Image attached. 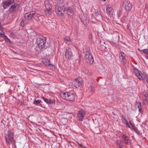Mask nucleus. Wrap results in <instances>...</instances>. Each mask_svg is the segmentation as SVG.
<instances>
[{"label": "nucleus", "instance_id": "c9c22d12", "mask_svg": "<svg viewBox=\"0 0 148 148\" xmlns=\"http://www.w3.org/2000/svg\"><path fill=\"white\" fill-rule=\"evenodd\" d=\"M129 123L130 124V125L133 127V126H134L132 124V123H131V121H130L129 122Z\"/></svg>", "mask_w": 148, "mask_h": 148}, {"label": "nucleus", "instance_id": "bb28decb", "mask_svg": "<svg viewBox=\"0 0 148 148\" xmlns=\"http://www.w3.org/2000/svg\"><path fill=\"white\" fill-rule=\"evenodd\" d=\"M143 53L147 54L148 55V56L147 57V58L148 59V49H145L143 50Z\"/></svg>", "mask_w": 148, "mask_h": 148}, {"label": "nucleus", "instance_id": "f3484780", "mask_svg": "<svg viewBox=\"0 0 148 148\" xmlns=\"http://www.w3.org/2000/svg\"><path fill=\"white\" fill-rule=\"evenodd\" d=\"M65 10L66 11L68 15L71 16L73 14V10L71 7H69L66 8Z\"/></svg>", "mask_w": 148, "mask_h": 148}, {"label": "nucleus", "instance_id": "2eb2a0df", "mask_svg": "<svg viewBox=\"0 0 148 148\" xmlns=\"http://www.w3.org/2000/svg\"><path fill=\"white\" fill-rule=\"evenodd\" d=\"M114 10L113 8L111 7H107L106 9V12L108 16H112L114 13Z\"/></svg>", "mask_w": 148, "mask_h": 148}, {"label": "nucleus", "instance_id": "aec40b11", "mask_svg": "<svg viewBox=\"0 0 148 148\" xmlns=\"http://www.w3.org/2000/svg\"><path fill=\"white\" fill-rule=\"evenodd\" d=\"M142 99L144 103L148 102V95L147 94H143V95Z\"/></svg>", "mask_w": 148, "mask_h": 148}, {"label": "nucleus", "instance_id": "9b49d317", "mask_svg": "<svg viewBox=\"0 0 148 148\" xmlns=\"http://www.w3.org/2000/svg\"><path fill=\"white\" fill-rule=\"evenodd\" d=\"M85 114V111L82 109H81L78 111L77 117L79 121H82L83 120Z\"/></svg>", "mask_w": 148, "mask_h": 148}, {"label": "nucleus", "instance_id": "dca6fc26", "mask_svg": "<svg viewBox=\"0 0 148 148\" xmlns=\"http://www.w3.org/2000/svg\"><path fill=\"white\" fill-rule=\"evenodd\" d=\"M42 98L47 104H53L55 103V101L53 100L51 101L50 99H47L43 96L42 97Z\"/></svg>", "mask_w": 148, "mask_h": 148}, {"label": "nucleus", "instance_id": "4be33fe9", "mask_svg": "<svg viewBox=\"0 0 148 148\" xmlns=\"http://www.w3.org/2000/svg\"><path fill=\"white\" fill-rule=\"evenodd\" d=\"M133 129L138 135H140L142 134L141 133H140V131L138 130V129L135 126H133Z\"/></svg>", "mask_w": 148, "mask_h": 148}, {"label": "nucleus", "instance_id": "1a4fd4ad", "mask_svg": "<svg viewBox=\"0 0 148 148\" xmlns=\"http://www.w3.org/2000/svg\"><path fill=\"white\" fill-rule=\"evenodd\" d=\"M123 5L125 9L128 12L130 11L132 8V5L130 1L125 0L123 1Z\"/></svg>", "mask_w": 148, "mask_h": 148}, {"label": "nucleus", "instance_id": "473e14b6", "mask_svg": "<svg viewBox=\"0 0 148 148\" xmlns=\"http://www.w3.org/2000/svg\"><path fill=\"white\" fill-rule=\"evenodd\" d=\"M94 90V88L91 87L90 88V92H92Z\"/></svg>", "mask_w": 148, "mask_h": 148}, {"label": "nucleus", "instance_id": "ddd939ff", "mask_svg": "<svg viewBox=\"0 0 148 148\" xmlns=\"http://www.w3.org/2000/svg\"><path fill=\"white\" fill-rule=\"evenodd\" d=\"M121 139L122 141L125 144L130 145L131 144V140L130 137L126 134H123L121 135Z\"/></svg>", "mask_w": 148, "mask_h": 148}, {"label": "nucleus", "instance_id": "c756f323", "mask_svg": "<svg viewBox=\"0 0 148 148\" xmlns=\"http://www.w3.org/2000/svg\"><path fill=\"white\" fill-rule=\"evenodd\" d=\"M50 69L52 70L53 69L55 68V66L51 64H50L49 66H48Z\"/></svg>", "mask_w": 148, "mask_h": 148}, {"label": "nucleus", "instance_id": "f704fd0d", "mask_svg": "<svg viewBox=\"0 0 148 148\" xmlns=\"http://www.w3.org/2000/svg\"><path fill=\"white\" fill-rule=\"evenodd\" d=\"M78 144L81 147H84V146H83L82 144H79L78 143Z\"/></svg>", "mask_w": 148, "mask_h": 148}, {"label": "nucleus", "instance_id": "e433bc0d", "mask_svg": "<svg viewBox=\"0 0 148 148\" xmlns=\"http://www.w3.org/2000/svg\"><path fill=\"white\" fill-rule=\"evenodd\" d=\"M82 148H87L86 146H84L83 147H82Z\"/></svg>", "mask_w": 148, "mask_h": 148}, {"label": "nucleus", "instance_id": "b1692460", "mask_svg": "<svg viewBox=\"0 0 148 148\" xmlns=\"http://www.w3.org/2000/svg\"><path fill=\"white\" fill-rule=\"evenodd\" d=\"M121 119L122 122L124 123L127 121L125 119V116L124 115H122Z\"/></svg>", "mask_w": 148, "mask_h": 148}, {"label": "nucleus", "instance_id": "f8f14e48", "mask_svg": "<svg viewBox=\"0 0 148 148\" xmlns=\"http://www.w3.org/2000/svg\"><path fill=\"white\" fill-rule=\"evenodd\" d=\"M36 12L35 11H31L27 13H26L25 15V19L27 20H30L35 14Z\"/></svg>", "mask_w": 148, "mask_h": 148}, {"label": "nucleus", "instance_id": "7c9ffc66", "mask_svg": "<svg viewBox=\"0 0 148 148\" xmlns=\"http://www.w3.org/2000/svg\"><path fill=\"white\" fill-rule=\"evenodd\" d=\"M139 112H141L142 111V107L140 104L138 106Z\"/></svg>", "mask_w": 148, "mask_h": 148}, {"label": "nucleus", "instance_id": "9d476101", "mask_svg": "<svg viewBox=\"0 0 148 148\" xmlns=\"http://www.w3.org/2000/svg\"><path fill=\"white\" fill-rule=\"evenodd\" d=\"M66 50L65 57L67 60H69L72 58L73 55L71 49L69 47H67L66 48Z\"/></svg>", "mask_w": 148, "mask_h": 148}, {"label": "nucleus", "instance_id": "58836bf2", "mask_svg": "<svg viewBox=\"0 0 148 148\" xmlns=\"http://www.w3.org/2000/svg\"><path fill=\"white\" fill-rule=\"evenodd\" d=\"M3 32V33H4V32Z\"/></svg>", "mask_w": 148, "mask_h": 148}, {"label": "nucleus", "instance_id": "f257e3e1", "mask_svg": "<svg viewBox=\"0 0 148 148\" xmlns=\"http://www.w3.org/2000/svg\"><path fill=\"white\" fill-rule=\"evenodd\" d=\"M15 0H7L3 2L2 6L4 9L8 8L10 6L8 9L9 12L10 13H14L16 10V7L18 4L14 3Z\"/></svg>", "mask_w": 148, "mask_h": 148}, {"label": "nucleus", "instance_id": "6e6552de", "mask_svg": "<svg viewBox=\"0 0 148 148\" xmlns=\"http://www.w3.org/2000/svg\"><path fill=\"white\" fill-rule=\"evenodd\" d=\"M83 83L81 78H78L75 79L73 82L72 86L73 88H79Z\"/></svg>", "mask_w": 148, "mask_h": 148}, {"label": "nucleus", "instance_id": "393cba45", "mask_svg": "<svg viewBox=\"0 0 148 148\" xmlns=\"http://www.w3.org/2000/svg\"><path fill=\"white\" fill-rule=\"evenodd\" d=\"M85 73L88 75H91L90 72L87 69H85L84 71Z\"/></svg>", "mask_w": 148, "mask_h": 148}, {"label": "nucleus", "instance_id": "cd10ccee", "mask_svg": "<svg viewBox=\"0 0 148 148\" xmlns=\"http://www.w3.org/2000/svg\"><path fill=\"white\" fill-rule=\"evenodd\" d=\"M21 25L22 27H24L25 25V20H22L21 22Z\"/></svg>", "mask_w": 148, "mask_h": 148}, {"label": "nucleus", "instance_id": "4468645a", "mask_svg": "<svg viewBox=\"0 0 148 148\" xmlns=\"http://www.w3.org/2000/svg\"><path fill=\"white\" fill-rule=\"evenodd\" d=\"M119 55L120 59L121 62L123 64H125L126 62V54L124 52H121Z\"/></svg>", "mask_w": 148, "mask_h": 148}, {"label": "nucleus", "instance_id": "20e7f679", "mask_svg": "<svg viewBox=\"0 0 148 148\" xmlns=\"http://www.w3.org/2000/svg\"><path fill=\"white\" fill-rule=\"evenodd\" d=\"M46 37L43 36L38 38L37 39L36 43L40 49L46 47Z\"/></svg>", "mask_w": 148, "mask_h": 148}, {"label": "nucleus", "instance_id": "a211bd4d", "mask_svg": "<svg viewBox=\"0 0 148 148\" xmlns=\"http://www.w3.org/2000/svg\"><path fill=\"white\" fill-rule=\"evenodd\" d=\"M45 7L47 10L50 12H51V7L50 4H49V2L48 1H46L45 2Z\"/></svg>", "mask_w": 148, "mask_h": 148}, {"label": "nucleus", "instance_id": "0eeeda50", "mask_svg": "<svg viewBox=\"0 0 148 148\" xmlns=\"http://www.w3.org/2000/svg\"><path fill=\"white\" fill-rule=\"evenodd\" d=\"M5 139L6 143L8 145L10 144L11 143H12L14 139L13 133L10 131L8 132L5 136Z\"/></svg>", "mask_w": 148, "mask_h": 148}, {"label": "nucleus", "instance_id": "5701e85b", "mask_svg": "<svg viewBox=\"0 0 148 148\" xmlns=\"http://www.w3.org/2000/svg\"><path fill=\"white\" fill-rule=\"evenodd\" d=\"M121 142L118 140L116 141V146L119 148H122V145H121Z\"/></svg>", "mask_w": 148, "mask_h": 148}, {"label": "nucleus", "instance_id": "7ed1b4c3", "mask_svg": "<svg viewBox=\"0 0 148 148\" xmlns=\"http://www.w3.org/2000/svg\"><path fill=\"white\" fill-rule=\"evenodd\" d=\"M60 97L63 99L69 101H73L75 100L74 93L71 92H62L60 93Z\"/></svg>", "mask_w": 148, "mask_h": 148}, {"label": "nucleus", "instance_id": "4c0bfd02", "mask_svg": "<svg viewBox=\"0 0 148 148\" xmlns=\"http://www.w3.org/2000/svg\"><path fill=\"white\" fill-rule=\"evenodd\" d=\"M103 1H105L106 0H101Z\"/></svg>", "mask_w": 148, "mask_h": 148}, {"label": "nucleus", "instance_id": "423d86ee", "mask_svg": "<svg viewBox=\"0 0 148 148\" xmlns=\"http://www.w3.org/2000/svg\"><path fill=\"white\" fill-rule=\"evenodd\" d=\"M134 71L135 75L138 77L140 80H142L144 79L145 80V81L148 83V76L146 74L145 75V77H143L140 74L141 71H139L137 69L134 68Z\"/></svg>", "mask_w": 148, "mask_h": 148}, {"label": "nucleus", "instance_id": "6ab92c4d", "mask_svg": "<svg viewBox=\"0 0 148 148\" xmlns=\"http://www.w3.org/2000/svg\"><path fill=\"white\" fill-rule=\"evenodd\" d=\"M80 19L84 25H87V18L86 17L83 15L81 18Z\"/></svg>", "mask_w": 148, "mask_h": 148}, {"label": "nucleus", "instance_id": "f03ea898", "mask_svg": "<svg viewBox=\"0 0 148 148\" xmlns=\"http://www.w3.org/2000/svg\"><path fill=\"white\" fill-rule=\"evenodd\" d=\"M84 53H85L84 59L88 65L92 64L94 62V59L91 54L90 48L86 47L84 49Z\"/></svg>", "mask_w": 148, "mask_h": 148}, {"label": "nucleus", "instance_id": "a878e982", "mask_svg": "<svg viewBox=\"0 0 148 148\" xmlns=\"http://www.w3.org/2000/svg\"><path fill=\"white\" fill-rule=\"evenodd\" d=\"M41 100L39 99L37 100H35L34 102V104L36 105H38V104L40 103L41 102Z\"/></svg>", "mask_w": 148, "mask_h": 148}, {"label": "nucleus", "instance_id": "412c9836", "mask_svg": "<svg viewBox=\"0 0 148 148\" xmlns=\"http://www.w3.org/2000/svg\"><path fill=\"white\" fill-rule=\"evenodd\" d=\"M43 62L44 64L47 66H49L50 64V60L46 59H44Z\"/></svg>", "mask_w": 148, "mask_h": 148}, {"label": "nucleus", "instance_id": "72a5a7b5", "mask_svg": "<svg viewBox=\"0 0 148 148\" xmlns=\"http://www.w3.org/2000/svg\"><path fill=\"white\" fill-rule=\"evenodd\" d=\"M6 37L7 38L5 39L6 41L8 42H11V41L10 39L8 38H7V36H6Z\"/></svg>", "mask_w": 148, "mask_h": 148}, {"label": "nucleus", "instance_id": "39448f33", "mask_svg": "<svg viewBox=\"0 0 148 148\" xmlns=\"http://www.w3.org/2000/svg\"><path fill=\"white\" fill-rule=\"evenodd\" d=\"M66 7L65 6L57 5L56 6L55 11L56 13L60 16H64Z\"/></svg>", "mask_w": 148, "mask_h": 148}, {"label": "nucleus", "instance_id": "c85d7f7f", "mask_svg": "<svg viewBox=\"0 0 148 148\" xmlns=\"http://www.w3.org/2000/svg\"><path fill=\"white\" fill-rule=\"evenodd\" d=\"M64 40L68 41V42H71V39L69 37H66L64 38Z\"/></svg>", "mask_w": 148, "mask_h": 148}, {"label": "nucleus", "instance_id": "2f4dec72", "mask_svg": "<svg viewBox=\"0 0 148 148\" xmlns=\"http://www.w3.org/2000/svg\"><path fill=\"white\" fill-rule=\"evenodd\" d=\"M124 123L126 124V126L127 127L131 128V127H130V125H129V124H128L127 121V122H126L125 123Z\"/></svg>", "mask_w": 148, "mask_h": 148}]
</instances>
